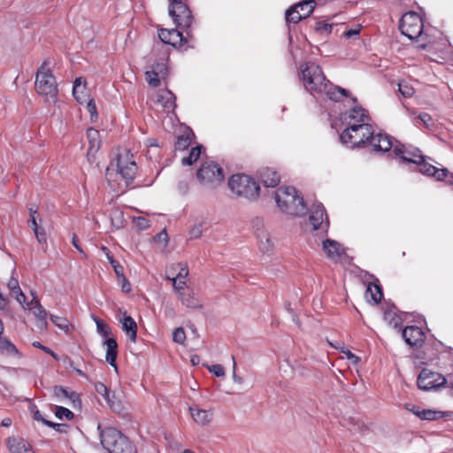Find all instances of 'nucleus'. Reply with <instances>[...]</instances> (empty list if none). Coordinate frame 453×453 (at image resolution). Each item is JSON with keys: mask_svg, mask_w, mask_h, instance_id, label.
<instances>
[{"mask_svg": "<svg viewBox=\"0 0 453 453\" xmlns=\"http://www.w3.org/2000/svg\"><path fill=\"white\" fill-rule=\"evenodd\" d=\"M302 79L305 88L311 93H326L332 100L346 96L347 91L341 88H328L329 82L320 66L314 63H304L300 66Z\"/></svg>", "mask_w": 453, "mask_h": 453, "instance_id": "nucleus-1", "label": "nucleus"}, {"mask_svg": "<svg viewBox=\"0 0 453 453\" xmlns=\"http://www.w3.org/2000/svg\"><path fill=\"white\" fill-rule=\"evenodd\" d=\"M129 150H124L117 156L116 162L111 163L106 169V178L110 183L118 181L119 176L127 187L134 179L136 173V164Z\"/></svg>", "mask_w": 453, "mask_h": 453, "instance_id": "nucleus-2", "label": "nucleus"}, {"mask_svg": "<svg viewBox=\"0 0 453 453\" xmlns=\"http://www.w3.org/2000/svg\"><path fill=\"white\" fill-rule=\"evenodd\" d=\"M275 201L280 210L287 215L294 217L306 215L307 207L303 198L294 188L284 187L277 189Z\"/></svg>", "mask_w": 453, "mask_h": 453, "instance_id": "nucleus-3", "label": "nucleus"}, {"mask_svg": "<svg viewBox=\"0 0 453 453\" xmlns=\"http://www.w3.org/2000/svg\"><path fill=\"white\" fill-rule=\"evenodd\" d=\"M35 89L44 102L55 104L58 98V83L51 71L42 65L37 71L35 81Z\"/></svg>", "mask_w": 453, "mask_h": 453, "instance_id": "nucleus-4", "label": "nucleus"}, {"mask_svg": "<svg viewBox=\"0 0 453 453\" xmlns=\"http://www.w3.org/2000/svg\"><path fill=\"white\" fill-rule=\"evenodd\" d=\"M101 443L110 453H137L129 439L112 427L101 432Z\"/></svg>", "mask_w": 453, "mask_h": 453, "instance_id": "nucleus-5", "label": "nucleus"}, {"mask_svg": "<svg viewBox=\"0 0 453 453\" xmlns=\"http://www.w3.org/2000/svg\"><path fill=\"white\" fill-rule=\"evenodd\" d=\"M230 190L237 196L253 201L259 196V186L254 179L245 174H234L228 180Z\"/></svg>", "mask_w": 453, "mask_h": 453, "instance_id": "nucleus-6", "label": "nucleus"}, {"mask_svg": "<svg viewBox=\"0 0 453 453\" xmlns=\"http://www.w3.org/2000/svg\"><path fill=\"white\" fill-rule=\"evenodd\" d=\"M372 134V127L367 123L348 122V127L341 134V141L351 148L358 147L368 142Z\"/></svg>", "mask_w": 453, "mask_h": 453, "instance_id": "nucleus-7", "label": "nucleus"}, {"mask_svg": "<svg viewBox=\"0 0 453 453\" xmlns=\"http://www.w3.org/2000/svg\"><path fill=\"white\" fill-rule=\"evenodd\" d=\"M196 175L201 184L211 189L216 188L225 179L222 167L214 162L204 163L198 169Z\"/></svg>", "mask_w": 453, "mask_h": 453, "instance_id": "nucleus-8", "label": "nucleus"}, {"mask_svg": "<svg viewBox=\"0 0 453 453\" xmlns=\"http://www.w3.org/2000/svg\"><path fill=\"white\" fill-rule=\"evenodd\" d=\"M423 27L422 19L414 12L405 13L400 20L399 28L402 34L411 40L421 35Z\"/></svg>", "mask_w": 453, "mask_h": 453, "instance_id": "nucleus-9", "label": "nucleus"}, {"mask_svg": "<svg viewBox=\"0 0 453 453\" xmlns=\"http://www.w3.org/2000/svg\"><path fill=\"white\" fill-rule=\"evenodd\" d=\"M169 15L173 19L176 26L181 28H188L193 21L190 10L182 0L170 4Z\"/></svg>", "mask_w": 453, "mask_h": 453, "instance_id": "nucleus-10", "label": "nucleus"}, {"mask_svg": "<svg viewBox=\"0 0 453 453\" xmlns=\"http://www.w3.org/2000/svg\"><path fill=\"white\" fill-rule=\"evenodd\" d=\"M446 383V379L439 372L425 368L418 377V386L421 390L436 389Z\"/></svg>", "mask_w": 453, "mask_h": 453, "instance_id": "nucleus-11", "label": "nucleus"}, {"mask_svg": "<svg viewBox=\"0 0 453 453\" xmlns=\"http://www.w3.org/2000/svg\"><path fill=\"white\" fill-rule=\"evenodd\" d=\"M314 9V1L307 0L297 4L286 12L287 22L298 23L301 19L309 17Z\"/></svg>", "mask_w": 453, "mask_h": 453, "instance_id": "nucleus-12", "label": "nucleus"}, {"mask_svg": "<svg viewBox=\"0 0 453 453\" xmlns=\"http://www.w3.org/2000/svg\"><path fill=\"white\" fill-rule=\"evenodd\" d=\"M322 250L331 261L337 263L344 255V248L336 241L326 239L322 242Z\"/></svg>", "mask_w": 453, "mask_h": 453, "instance_id": "nucleus-13", "label": "nucleus"}, {"mask_svg": "<svg viewBox=\"0 0 453 453\" xmlns=\"http://www.w3.org/2000/svg\"><path fill=\"white\" fill-rule=\"evenodd\" d=\"M257 226L255 234L259 242L260 250L264 253H269L273 250V242H272L269 232L264 228L262 222L259 219L254 221Z\"/></svg>", "mask_w": 453, "mask_h": 453, "instance_id": "nucleus-14", "label": "nucleus"}, {"mask_svg": "<svg viewBox=\"0 0 453 453\" xmlns=\"http://www.w3.org/2000/svg\"><path fill=\"white\" fill-rule=\"evenodd\" d=\"M309 220L312 225L313 230L323 229L326 231L329 225L325 209L321 204L313 207Z\"/></svg>", "mask_w": 453, "mask_h": 453, "instance_id": "nucleus-15", "label": "nucleus"}, {"mask_svg": "<svg viewBox=\"0 0 453 453\" xmlns=\"http://www.w3.org/2000/svg\"><path fill=\"white\" fill-rule=\"evenodd\" d=\"M403 337L407 344L410 346L418 347L425 342V334L418 326H406L403 330Z\"/></svg>", "mask_w": 453, "mask_h": 453, "instance_id": "nucleus-16", "label": "nucleus"}, {"mask_svg": "<svg viewBox=\"0 0 453 453\" xmlns=\"http://www.w3.org/2000/svg\"><path fill=\"white\" fill-rule=\"evenodd\" d=\"M10 453H34L28 441L19 436H11L6 441Z\"/></svg>", "mask_w": 453, "mask_h": 453, "instance_id": "nucleus-17", "label": "nucleus"}, {"mask_svg": "<svg viewBox=\"0 0 453 453\" xmlns=\"http://www.w3.org/2000/svg\"><path fill=\"white\" fill-rule=\"evenodd\" d=\"M158 36L165 44H169L173 47H179L182 45L183 35L177 29L160 28L158 30Z\"/></svg>", "mask_w": 453, "mask_h": 453, "instance_id": "nucleus-18", "label": "nucleus"}, {"mask_svg": "<svg viewBox=\"0 0 453 453\" xmlns=\"http://www.w3.org/2000/svg\"><path fill=\"white\" fill-rule=\"evenodd\" d=\"M53 394L59 402L69 403L73 408H79L81 406V400L75 392H68L64 388L56 386L53 389Z\"/></svg>", "mask_w": 453, "mask_h": 453, "instance_id": "nucleus-19", "label": "nucleus"}, {"mask_svg": "<svg viewBox=\"0 0 453 453\" xmlns=\"http://www.w3.org/2000/svg\"><path fill=\"white\" fill-rule=\"evenodd\" d=\"M394 152L396 155L401 156V159L404 162H411L417 165H420L423 161V156L420 154V150L414 149L413 150H407L403 145L395 146Z\"/></svg>", "mask_w": 453, "mask_h": 453, "instance_id": "nucleus-20", "label": "nucleus"}, {"mask_svg": "<svg viewBox=\"0 0 453 453\" xmlns=\"http://www.w3.org/2000/svg\"><path fill=\"white\" fill-rule=\"evenodd\" d=\"M189 411L193 420L199 426L209 425L213 418V413L211 410H203L197 406L189 407Z\"/></svg>", "mask_w": 453, "mask_h": 453, "instance_id": "nucleus-21", "label": "nucleus"}, {"mask_svg": "<svg viewBox=\"0 0 453 453\" xmlns=\"http://www.w3.org/2000/svg\"><path fill=\"white\" fill-rule=\"evenodd\" d=\"M368 143H370L374 150L377 151H388L392 148V142L389 137L381 134H378L376 135H373L372 134Z\"/></svg>", "mask_w": 453, "mask_h": 453, "instance_id": "nucleus-22", "label": "nucleus"}, {"mask_svg": "<svg viewBox=\"0 0 453 453\" xmlns=\"http://www.w3.org/2000/svg\"><path fill=\"white\" fill-rule=\"evenodd\" d=\"M73 94L80 104H85L91 99L86 88L85 81L81 77L75 80Z\"/></svg>", "mask_w": 453, "mask_h": 453, "instance_id": "nucleus-23", "label": "nucleus"}, {"mask_svg": "<svg viewBox=\"0 0 453 453\" xmlns=\"http://www.w3.org/2000/svg\"><path fill=\"white\" fill-rule=\"evenodd\" d=\"M157 103L166 111H172L175 108V96L169 90H162L157 94Z\"/></svg>", "mask_w": 453, "mask_h": 453, "instance_id": "nucleus-24", "label": "nucleus"}, {"mask_svg": "<svg viewBox=\"0 0 453 453\" xmlns=\"http://www.w3.org/2000/svg\"><path fill=\"white\" fill-rule=\"evenodd\" d=\"M259 177L263 184L267 188H274L280 181V178L278 173L268 167L263 168L260 171Z\"/></svg>", "mask_w": 453, "mask_h": 453, "instance_id": "nucleus-25", "label": "nucleus"}, {"mask_svg": "<svg viewBox=\"0 0 453 453\" xmlns=\"http://www.w3.org/2000/svg\"><path fill=\"white\" fill-rule=\"evenodd\" d=\"M119 322L122 325V329L126 333L127 336L132 341L135 342L137 337V324L134 319L124 314L122 319H119Z\"/></svg>", "mask_w": 453, "mask_h": 453, "instance_id": "nucleus-26", "label": "nucleus"}, {"mask_svg": "<svg viewBox=\"0 0 453 453\" xmlns=\"http://www.w3.org/2000/svg\"><path fill=\"white\" fill-rule=\"evenodd\" d=\"M103 345L106 348V361L116 369V358L118 355V343L116 340L113 337L107 338L104 342Z\"/></svg>", "mask_w": 453, "mask_h": 453, "instance_id": "nucleus-27", "label": "nucleus"}, {"mask_svg": "<svg viewBox=\"0 0 453 453\" xmlns=\"http://www.w3.org/2000/svg\"><path fill=\"white\" fill-rule=\"evenodd\" d=\"M165 73V65H157V66L152 71H147L145 73L146 81L150 86L158 87L160 85L159 76L163 77Z\"/></svg>", "mask_w": 453, "mask_h": 453, "instance_id": "nucleus-28", "label": "nucleus"}, {"mask_svg": "<svg viewBox=\"0 0 453 453\" xmlns=\"http://www.w3.org/2000/svg\"><path fill=\"white\" fill-rule=\"evenodd\" d=\"M99 132L92 127L87 130V138L88 141V157H93L99 150L101 141Z\"/></svg>", "mask_w": 453, "mask_h": 453, "instance_id": "nucleus-29", "label": "nucleus"}, {"mask_svg": "<svg viewBox=\"0 0 453 453\" xmlns=\"http://www.w3.org/2000/svg\"><path fill=\"white\" fill-rule=\"evenodd\" d=\"M180 303L189 309H203V304L196 297L193 291H185L177 296Z\"/></svg>", "mask_w": 453, "mask_h": 453, "instance_id": "nucleus-30", "label": "nucleus"}, {"mask_svg": "<svg viewBox=\"0 0 453 453\" xmlns=\"http://www.w3.org/2000/svg\"><path fill=\"white\" fill-rule=\"evenodd\" d=\"M24 310L31 311L39 320H44L47 315L46 311L42 307L39 300L34 295L32 300L24 305Z\"/></svg>", "mask_w": 453, "mask_h": 453, "instance_id": "nucleus-31", "label": "nucleus"}, {"mask_svg": "<svg viewBox=\"0 0 453 453\" xmlns=\"http://www.w3.org/2000/svg\"><path fill=\"white\" fill-rule=\"evenodd\" d=\"M419 171L424 174L434 176L438 180H443L448 175L447 169H438L432 165L424 163V161L420 164Z\"/></svg>", "mask_w": 453, "mask_h": 453, "instance_id": "nucleus-32", "label": "nucleus"}, {"mask_svg": "<svg viewBox=\"0 0 453 453\" xmlns=\"http://www.w3.org/2000/svg\"><path fill=\"white\" fill-rule=\"evenodd\" d=\"M382 292L380 288L376 284L369 283L365 291V299L377 304L380 302Z\"/></svg>", "mask_w": 453, "mask_h": 453, "instance_id": "nucleus-33", "label": "nucleus"}, {"mask_svg": "<svg viewBox=\"0 0 453 453\" xmlns=\"http://www.w3.org/2000/svg\"><path fill=\"white\" fill-rule=\"evenodd\" d=\"M415 415L425 420H436L443 417H451L452 413L440 411L423 410L421 411L415 412Z\"/></svg>", "mask_w": 453, "mask_h": 453, "instance_id": "nucleus-34", "label": "nucleus"}, {"mask_svg": "<svg viewBox=\"0 0 453 453\" xmlns=\"http://www.w3.org/2000/svg\"><path fill=\"white\" fill-rule=\"evenodd\" d=\"M0 352L9 357H18L19 351L16 346L6 338L0 339Z\"/></svg>", "mask_w": 453, "mask_h": 453, "instance_id": "nucleus-35", "label": "nucleus"}, {"mask_svg": "<svg viewBox=\"0 0 453 453\" xmlns=\"http://www.w3.org/2000/svg\"><path fill=\"white\" fill-rule=\"evenodd\" d=\"M349 121L357 124L365 123L367 116L365 111L362 108H353L349 114Z\"/></svg>", "mask_w": 453, "mask_h": 453, "instance_id": "nucleus-36", "label": "nucleus"}, {"mask_svg": "<svg viewBox=\"0 0 453 453\" xmlns=\"http://www.w3.org/2000/svg\"><path fill=\"white\" fill-rule=\"evenodd\" d=\"M104 399L112 411L120 413L124 410L122 402L114 393L110 392V395L105 396Z\"/></svg>", "mask_w": 453, "mask_h": 453, "instance_id": "nucleus-37", "label": "nucleus"}, {"mask_svg": "<svg viewBox=\"0 0 453 453\" xmlns=\"http://www.w3.org/2000/svg\"><path fill=\"white\" fill-rule=\"evenodd\" d=\"M111 225L117 229H121L125 226L124 214L121 211L118 209H115L111 211Z\"/></svg>", "mask_w": 453, "mask_h": 453, "instance_id": "nucleus-38", "label": "nucleus"}, {"mask_svg": "<svg viewBox=\"0 0 453 453\" xmlns=\"http://www.w3.org/2000/svg\"><path fill=\"white\" fill-rule=\"evenodd\" d=\"M201 155V147H194L191 149L189 155L188 157H184L181 160L182 165H191L196 163Z\"/></svg>", "mask_w": 453, "mask_h": 453, "instance_id": "nucleus-39", "label": "nucleus"}, {"mask_svg": "<svg viewBox=\"0 0 453 453\" xmlns=\"http://www.w3.org/2000/svg\"><path fill=\"white\" fill-rule=\"evenodd\" d=\"M94 320L96 322L98 334L105 339L111 338L112 333L111 327L97 318H94Z\"/></svg>", "mask_w": 453, "mask_h": 453, "instance_id": "nucleus-40", "label": "nucleus"}, {"mask_svg": "<svg viewBox=\"0 0 453 453\" xmlns=\"http://www.w3.org/2000/svg\"><path fill=\"white\" fill-rule=\"evenodd\" d=\"M191 143V135L189 132H186L179 136L175 143V149L178 150H184L189 147Z\"/></svg>", "mask_w": 453, "mask_h": 453, "instance_id": "nucleus-41", "label": "nucleus"}, {"mask_svg": "<svg viewBox=\"0 0 453 453\" xmlns=\"http://www.w3.org/2000/svg\"><path fill=\"white\" fill-rule=\"evenodd\" d=\"M384 319L394 327H396L400 324V318L396 315L394 308H390L385 311Z\"/></svg>", "mask_w": 453, "mask_h": 453, "instance_id": "nucleus-42", "label": "nucleus"}, {"mask_svg": "<svg viewBox=\"0 0 453 453\" xmlns=\"http://www.w3.org/2000/svg\"><path fill=\"white\" fill-rule=\"evenodd\" d=\"M168 280L173 281V287L175 294L178 296L180 295V293H183L187 291L186 289V280H180L175 277L170 278L167 277Z\"/></svg>", "mask_w": 453, "mask_h": 453, "instance_id": "nucleus-43", "label": "nucleus"}, {"mask_svg": "<svg viewBox=\"0 0 453 453\" xmlns=\"http://www.w3.org/2000/svg\"><path fill=\"white\" fill-rule=\"evenodd\" d=\"M132 220L137 231H143L150 226V221L144 217H134Z\"/></svg>", "mask_w": 453, "mask_h": 453, "instance_id": "nucleus-44", "label": "nucleus"}, {"mask_svg": "<svg viewBox=\"0 0 453 453\" xmlns=\"http://www.w3.org/2000/svg\"><path fill=\"white\" fill-rule=\"evenodd\" d=\"M173 270L178 269V273L176 274L175 278L180 279V280H186L188 276V267L186 263H178L176 265H173Z\"/></svg>", "mask_w": 453, "mask_h": 453, "instance_id": "nucleus-45", "label": "nucleus"}, {"mask_svg": "<svg viewBox=\"0 0 453 453\" xmlns=\"http://www.w3.org/2000/svg\"><path fill=\"white\" fill-rule=\"evenodd\" d=\"M154 241L159 245L162 251H164L168 244L169 238L165 230L161 231L154 237Z\"/></svg>", "mask_w": 453, "mask_h": 453, "instance_id": "nucleus-46", "label": "nucleus"}, {"mask_svg": "<svg viewBox=\"0 0 453 453\" xmlns=\"http://www.w3.org/2000/svg\"><path fill=\"white\" fill-rule=\"evenodd\" d=\"M55 415L59 419L70 420L73 418V413L70 410L61 406L56 407Z\"/></svg>", "mask_w": 453, "mask_h": 453, "instance_id": "nucleus-47", "label": "nucleus"}, {"mask_svg": "<svg viewBox=\"0 0 453 453\" xmlns=\"http://www.w3.org/2000/svg\"><path fill=\"white\" fill-rule=\"evenodd\" d=\"M32 230L38 242L41 244H45L47 242V234L45 229L38 225L37 226L33 227Z\"/></svg>", "mask_w": 453, "mask_h": 453, "instance_id": "nucleus-48", "label": "nucleus"}, {"mask_svg": "<svg viewBox=\"0 0 453 453\" xmlns=\"http://www.w3.org/2000/svg\"><path fill=\"white\" fill-rule=\"evenodd\" d=\"M173 340L174 342L184 345L186 341V334L182 327L176 328L173 333Z\"/></svg>", "mask_w": 453, "mask_h": 453, "instance_id": "nucleus-49", "label": "nucleus"}, {"mask_svg": "<svg viewBox=\"0 0 453 453\" xmlns=\"http://www.w3.org/2000/svg\"><path fill=\"white\" fill-rule=\"evenodd\" d=\"M399 91L404 97H411L414 94V88L406 81L399 83Z\"/></svg>", "mask_w": 453, "mask_h": 453, "instance_id": "nucleus-50", "label": "nucleus"}, {"mask_svg": "<svg viewBox=\"0 0 453 453\" xmlns=\"http://www.w3.org/2000/svg\"><path fill=\"white\" fill-rule=\"evenodd\" d=\"M85 104H87V110L88 111V112L90 114L91 121L92 122L96 121L97 119H98V114H97V111H96V104H95L94 100L90 99L89 101H88Z\"/></svg>", "mask_w": 453, "mask_h": 453, "instance_id": "nucleus-51", "label": "nucleus"}, {"mask_svg": "<svg viewBox=\"0 0 453 453\" xmlns=\"http://www.w3.org/2000/svg\"><path fill=\"white\" fill-rule=\"evenodd\" d=\"M38 220L41 221L42 219L39 216L37 209L30 208L28 222L31 225V228L35 227L39 225Z\"/></svg>", "mask_w": 453, "mask_h": 453, "instance_id": "nucleus-52", "label": "nucleus"}, {"mask_svg": "<svg viewBox=\"0 0 453 453\" xmlns=\"http://www.w3.org/2000/svg\"><path fill=\"white\" fill-rule=\"evenodd\" d=\"M6 285L11 296L20 289L18 280L13 277L9 279Z\"/></svg>", "mask_w": 453, "mask_h": 453, "instance_id": "nucleus-53", "label": "nucleus"}, {"mask_svg": "<svg viewBox=\"0 0 453 453\" xmlns=\"http://www.w3.org/2000/svg\"><path fill=\"white\" fill-rule=\"evenodd\" d=\"M207 369L217 377H224L225 370L221 365H208Z\"/></svg>", "mask_w": 453, "mask_h": 453, "instance_id": "nucleus-54", "label": "nucleus"}, {"mask_svg": "<svg viewBox=\"0 0 453 453\" xmlns=\"http://www.w3.org/2000/svg\"><path fill=\"white\" fill-rule=\"evenodd\" d=\"M119 283L121 285V289L124 293H129L132 290L131 284L129 280L125 277V275L118 278Z\"/></svg>", "mask_w": 453, "mask_h": 453, "instance_id": "nucleus-55", "label": "nucleus"}, {"mask_svg": "<svg viewBox=\"0 0 453 453\" xmlns=\"http://www.w3.org/2000/svg\"><path fill=\"white\" fill-rule=\"evenodd\" d=\"M52 322L58 327L65 329L68 327V321L62 317L51 316Z\"/></svg>", "mask_w": 453, "mask_h": 453, "instance_id": "nucleus-56", "label": "nucleus"}, {"mask_svg": "<svg viewBox=\"0 0 453 453\" xmlns=\"http://www.w3.org/2000/svg\"><path fill=\"white\" fill-rule=\"evenodd\" d=\"M190 236L194 239H198L203 235V226L202 224L195 225L190 230Z\"/></svg>", "mask_w": 453, "mask_h": 453, "instance_id": "nucleus-57", "label": "nucleus"}, {"mask_svg": "<svg viewBox=\"0 0 453 453\" xmlns=\"http://www.w3.org/2000/svg\"><path fill=\"white\" fill-rule=\"evenodd\" d=\"M96 391L104 396V398L105 396H107L108 395H110V389H108V388L104 384V383H101V382H98L96 384Z\"/></svg>", "mask_w": 453, "mask_h": 453, "instance_id": "nucleus-58", "label": "nucleus"}, {"mask_svg": "<svg viewBox=\"0 0 453 453\" xmlns=\"http://www.w3.org/2000/svg\"><path fill=\"white\" fill-rule=\"evenodd\" d=\"M12 296L14 297L19 302V303L22 305L23 308L26 303H28V302L26 301V296L21 289L12 294Z\"/></svg>", "mask_w": 453, "mask_h": 453, "instance_id": "nucleus-59", "label": "nucleus"}, {"mask_svg": "<svg viewBox=\"0 0 453 453\" xmlns=\"http://www.w3.org/2000/svg\"><path fill=\"white\" fill-rule=\"evenodd\" d=\"M111 265L114 269L117 278H119L124 275V269H123L122 265H119V262L111 261Z\"/></svg>", "mask_w": 453, "mask_h": 453, "instance_id": "nucleus-60", "label": "nucleus"}, {"mask_svg": "<svg viewBox=\"0 0 453 453\" xmlns=\"http://www.w3.org/2000/svg\"><path fill=\"white\" fill-rule=\"evenodd\" d=\"M232 359H233V374H232L233 380L238 384H242L243 379L242 377L238 376L235 372V367H236L235 359L234 357H232Z\"/></svg>", "mask_w": 453, "mask_h": 453, "instance_id": "nucleus-61", "label": "nucleus"}, {"mask_svg": "<svg viewBox=\"0 0 453 453\" xmlns=\"http://www.w3.org/2000/svg\"><path fill=\"white\" fill-rule=\"evenodd\" d=\"M342 352L344 353L349 360H351L354 364H357L360 361V358L350 352L349 349H342Z\"/></svg>", "mask_w": 453, "mask_h": 453, "instance_id": "nucleus-62", "label": "nucleus"}, {"mask_svg": "<svg viewBox=\"0 0 453 453\" xmlns=\"http://www.w3.org/2000/svg\"><path fill=\"white\" fill-rule=\"evenodd\" d=\"M44 424L47 425L48 426L53 427L54 429H56L58 432H64V431H65V428H66L65 425L56 424V423H53L50 421H44Z\"/></svg>", "mask_w": 453, "mask_h": 453, "instance_id": "nucleus-63", "label": "nucleus"}, {"mask_svg": "<svg viewBox=\"0 0 453 453\" xmlns=\"http://www.w3.org/2000/svg\"><path fill=\"white\" fill-rule=\"evenodd\" d=\"M418 119L421 120V122L426 126L429 127L432 122V118L427 113H422L418 116Z\"/></svg>", "mask_w": 453, "mask_h": 453, "instance_id": "nucleus-64", "label": "nucleus"}]
</instances>
